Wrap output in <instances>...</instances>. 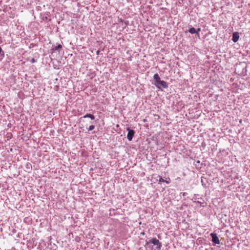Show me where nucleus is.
Wrapping results in <instances>:
<instances>
[{
    "label": "nucleus",
    "instance_id": "f257e3e1",
    "mask_svg": "<svg viewBox=\"0 0 250 250\" xmlns=\"http://www.w3.org/2000/svg\"><path fill=\"white\" fill-rule=\"evenodd\" d=\"M145 247L146 250H161L162 244L158 239L153 238L146 241Z\"/></svg>",
    "mask_w": 250,
    "mask_h": 250
},
{
    "label": "nucleus",
    "instance_id": "f03ea898",
    "mask_svg": "<svg viewBox=\"0 0 250 250\" xmlns=\"http://www.w3.org/2000/svg\"><path fill=\"white\" fill-rule=\"evenodd\" d=\"M153 79L154 81V84L158 89H162V88H166L168 87L167 82L161 80L157 73L154 75Z\"/></svg>",
    "mask_w": 250,
    "mask_h": 250
},
{
    "label": "nucleus",
    "instance_id": "7ed1b4c3",
    "mask_svg": "<svg viewBox=\"0 0 250 250\" xmlns=\"http://www.w3.org/2000/svg\"><path fill=\"white\" fill-rule=\"evenodd\" d=\"M126 130L128 131L127 138L129 141H131L134 135L135 131L134 130L130 129L129 127H127Z\"/></svg>",
    "mask_w": 250,
    "mask_h": 250
},
{
    "label": "nucleus",
    "instance_id": "20e7f679",
    "mask_svg": "<svg viewBox=\"0 0 250 250\" xmlns=\"http://www.w3.org/2000/svg\"><path fill=\"white\" fill-rule=\"evenodd\" d=\"M210 235L212 238V242L215 244H220L219 239L217 235V234L215 233H211Z\"/></svg>",
    "mask_w": 250,
    "mask_h": 250
},
{
    "label": "nucleus",
    "instance_id": "39448f33",
    "mask_svg": "<svg viewBox=\"0 0 250 250\" xmlns=\"http://www.w3.org/2000/svg\"><path fill=\"white\" fill-rule=\"evenodd\" d=\"M239 38V34L237 32H235L233 33L232 34V40L233 42H237Z\"/></svg>",
    "mask_w": 250,
    "mask_h": 250
},
{
    "label": "nucleus",
    "instance_id": "423d86ee",
    "mask_svg": "<svg viewBox=\"0 0 250 250\" xmlns=\"http://www.w3.org/2000/svg\"><path fill=\"white\" fill-rule=\"evenodd\" d=\"M83 118H89L91 120H94L95 119V116L93 114L87 113V114H86L85 115H84Z\"/></svg>",
    "mask_w": 250,
    "mask_h": 250
},
{
    "label": "nucleus",
    "instance_id": "0eeeda50",
    "mask_svg": "<svg viewBox=\"0 0 250 250\" xmlns=\"http://www.w3.org/2000/svg\"><path fill=\"white\" fill-rule=\"evenodd\" d=\"M188 32L190 33L191 34H197L198 35H199V33H197L196 29L194 27H191L188 30Z\"/></svg>",
    "mask_w": 250,
    "mask_h": 250
},
{
    "label": "nucleus",
    "instance_id": "6e6552de",
    "mask_svg": "<svg viewBox=\"0 0 250 250\" xmlns=\"http://www.w3.org/2000/svg\"><path fill=\"white\" fill-rule=\"evenodd\" d=\"M62 48V45L61 44H59L57 46H54L52 48V50L53 51H55L56 50L61 49Z\"/></svg>",
    "mask_w": 250,
    "mask_h": 250
},
{
    "label": "nucleus",
    "instance_id": "1a4fd4ad",
    "mask_svg": "<svg viewBox=\"0 0 250 250\" xmlns=\"http://www.w3.org/2000/svg\"><path fill=\"white\" fill-rule=\"evenodd\" d=\"M159 182L160 183L166 182L167 184H169L170 183V180L169 179L168 180H164L162 177H160L159 180Z\"/></svg>",
    "mask_w": 250,
    "mask_h": 250
},
{
    "label": "nucleus",
    "instance_id": "9d476101",
    "mask_svg": "<svg viewBox=\"0 0 250 250\" xmlns=\"http://www.w3.org/2000/svg\"><path fill=\"white\" fill-rule=\"evenodd\" d=\"M94 128H95V125H92L89 126L88 130V131H91V130H93Z\"/></svg>",
    "mask_w": 250,
    "mask_h": 250
},
{
    "label": "nucleus",
    "instance_id": "9b49d317",
    "mask_svg": "<svg viewBox=\"0 0 250 250\" xmlns=\"http://www.w3.org/2000/svg\"><path fill=\"white\" fill-rule=\"evenodd\" d=\"M31 62L32 63H34V62H36V60L34 58H32L31 60Z\"/></svg>",
    "mask_w": 250,
    "mask_h": 250
},
{
    "label": "nucleus",
    "instance_id": "f8f14e48",
    "mask_svg": "<svg viewBox=\"0 0 250 250\" xmlns=\"http://www.w3.org/2000/svg\"><path fill=\"white\" fill-rule=\"evenodd\" d=\"M201 30V29L200 28H197V29L196 30L197 33H198V32H199Z\"/></svg>",
    "mask_w": 250,
    "mask_h": 250
},
{
    "label": "nucleus",
    "instance_id": "ddd939ff",
    "mask_svg": "<svg viewBox=\"0 0 250 250\" xmlns=\"http://www.w3.org/2000/svg\"><path fill=\"white\" fill-rule=\"evenodd\" d=\"M100 50H97V51H96V54H97V55H99V53H100Z\"/></svg>",
    "mask_w": 250,
    "mask_h": 250
},
{
    "label": "nucleus",
    "instance_id": "4468645a",
    "mask_svg": "<svg viewBox=\"0 0 250 250\" xmlns=\"http://www.w3.org/2000/svg\"><path fill=\"white\" fill-rule=\"evenodd\" d=\"M141 234L142 235H144L145 234V232L143 231L141 233Z\"/></svg>",
    "mask_w": 250,
    "mask_h": 250
},
{
    "label": "nucleus",
    "instance_id": "2eb2a0df",
    "mask_svg": "<svg viewBox=\"0 0 250 250\" xmlns=\"http://www.w3.org/2000/svg\"><path fill=\"white\" fill-rule=\"evenodd\" d=\"M197 203L199 204L200 205H201L202 204V203L200 201H197Z\"/></svg>",
    "mask_w": 250,
    "mask_h": 250
},
{
    "label": "nucleus",
    "instance_id": "dca6fc26",
    "mask_svg": "<svg viewBox=\"0 0 250 250\" xmlns=\"http://www.w3.org/2000/svg\"><path fill=\"white\" fill-rule=\"evenodd\" d=\"M201 182H202V185H203V184H203L204 181H203V179H202V178L201 179Z\"/></svg>",
    "mask_w": 250,
    "mask_h": 250
},
{
    "label": "nucleus",
    "instance_id": "f3484780",
    "mask_svg": "<svg viewBox=\"0 0 250 250\" xmlns=\"http://www.w3.org/2000/svg\"><path fill=\"white\" fill-rule=\"evenodd\" d=\"M183 194L184 196H185L187 193L186 192H184Z\"/></svg>",
    "mask_w": 250,
    "mask_h": 250
}]
</instances>
